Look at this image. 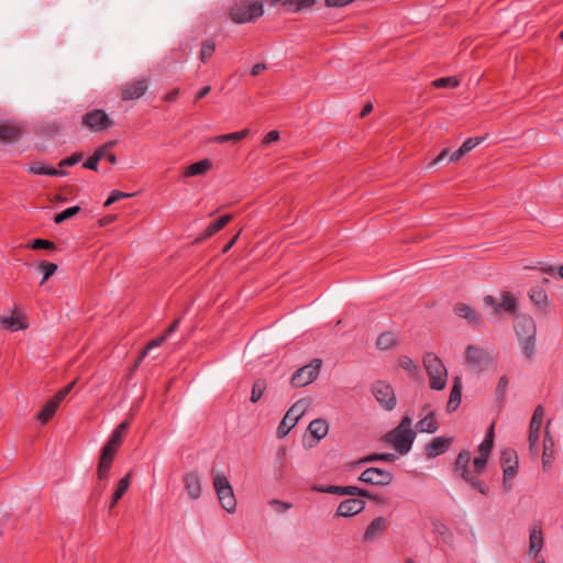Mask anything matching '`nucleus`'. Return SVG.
<instances>
[{"label":"nucleus","mask_w":563,"mask_h":563,"mask_svg":"<svg viewBox=\"0 0 563 563\" xmlns=\"http://www.w3.org/2000/svg\"><path fill=\"white\" fill-rule=\"evenodd\" d=\"M264 14L261 1L240 0L229 9V18L236 24L253 22Z\"/></svg>","instance_id":"1"},{"label":"nucleus","mask_w":563,"mask_h":563,"mask_svg":"<svg viewBox=\"0 0 563 563\" xmlns=\"http://www.w3.org/2000/svg\"><path fill=\"white\" fill-rule=\"evenodd\" d=\"M454 472L472 488L482 495H488L489 487L477 478V475L473 474L471 470V453L468 451L463 450L459 453L454 464Z\"/></svg>","instance_id":"2"},{"label":"nucleus","mask_w":563,"mask_h":563,"mask_svg":"<svg viewBox=\"0 0 563 563\" xmlns=\"http://www.w3.org/2000/svg\"><path fill=\"white\" fill-rule=\"evenodd\" d=\"M423 365L430 379V388L442 390L446 385L448 372L442 361L431 352L423 356Z\"/></svg>","instance_id":"3"},{"label":"nucleus","mask_w":563,"mask_h":563,"mask_svg":"<svg viewBox=\"0 0 563 563\" xmlns=\"http://www.w3.org/2000/svg\"><path fill=\"white\" fill-rule=\"evenodd\" d=\"M213 486L222 508L229 514L235 512L236 499L228 477L222 473H217L213 476Z\"/></svg>","instance_id":"4"},{"label":"nucleus","mask_w":563,"mask_h":563,"mask_svg":"<svg viewBox=\"0 0 563 563\" xmlns=\"http://www.w3.org/2000/svg\"><path fill=\"white\" fill-rule=\"evenodd\" d=\"M415 439V430H400V428H394L384 435V441L391 444L400 455H405L411 450Z\"/></svg>","instance_id":"5"},{"label":"nucleus","mask_w":563,"mask_h":563,"mask_svg":"<svg viewBox=\"0 0 563 563\" xmlns=\"http://www.w3.org/2000/svg\"><path fill=\"white\" fill-rule=\"evenodd\" d=\"M322 366L321 358H313L309 364L299 367L290 377V385L294 388L305 387L314 382Z\"/></svg>","instance_id":"6"},{"label":"nucleus","mask_w":563,"mask_h":563,"mask_svg":"<svg viewBox=\"0 0 563 563\" xmlns=\"http://www.w3.org/2000/svg\"><path fill=\"white\" fill-rule=\"evenodd\" d=\"M309 406V401L305 398L296 401L286 412L285 417L280 421L277 428L278 438L286 437L289 431L297 424L298 420L305 413Z\"/></svg>","instance_id":"7"},{"label":"nucleus","mask_w":563,"mask_h":563,"mask_svg":"<svg viewBox=\"0 0 563 563\" xmlns=\"http://www.w3.org/2000/svg\"><path fill=\"white\" fill-rule=\"evenodd\" d=\"M500 465L503 468V485L506 490H511V484H508L518 473V454L514 449H505L500 453Z\"/></svg>","instance_id":"8"},{"label":"nucleus","mask_w":563,"mask_h":563,"mask_svg":"<svg viewBox=\"0 0 563 563\" xmlns=\"http://www.w3.org/2000/svg\"><path fill=\"white\" fill-rule=\"evenodd\" d=\"M466 364L476 373L486 369L493 358L488 352L474 345H468L465 352Z\"/></svg>","instance_id":"9"},{"label":"nucleus","mask_w":563,"mask_h":563,"mask_svg":"<svg viewBox=\"0 0 563 563\" xmlns=\"http://www.w3.org/2000/svg\"><path fill=\"white\" fill-rule=\"evenodd\" d=\"M81 124L89 128L91 131L101 132L112 126L113 121L104 110L95 109L82 115Z\"/></svg>","instance_id":"10"},{"label":"nucleus","mask_w":563,"mask_h":563,"mask_svg":"<svg viewBox=\"0 0 563 563\" xmlns=\"http://www.w3.org/2000/svg\"><path fill=\"white\" fill-rule=\"evenodd\" d=\"M372 393L384 409L393 410L396 407L397 400L394 388L386 382H375L372 386Z\"/></svg>","instance_id":"11"},{"label":"nucleus","mask_w":563,"mask_h":563,"mask_svg":"<svg viewBox=\"0 0 563 563\" xmlns=\"http://www.w3.org/2000/svg\"><path fill=\"white\" fill-rule=\"evenodd\" d=\"M393 479L394 475L391 472L379 467H368L358 476L360 482L374 486H387Z\"/></svg>","instance_id":"12"},{"label":"nucleus","mask_w":563,"mask_h":563,"mask_svg":"<svg viewBox=\"0 0 563 563\" xmlns=\"http://www.w3.org/2000/svg\"><path fill=\"white\" fill-rule=\"evenodd\" d=\"M118 450V446L111 445L107 442L102 446L97 467V475L100 481H107L109 478V473Z\"/></svg>","instance_id":"13"},{"label":"nucleus","mask_w":563,"mask_h":563,"mask_svg":"<svg viewBox=\"0 0 563 563\" xmlns=\"http://www.w3.org/2000/svg\"><path fill=\"white\" fill-rule=\"evenodd\" d=\"M147 88L148 80L145 78L128 81L121 87V99L123 101L139 99L146 92Z\"/></svg>","instance_id":"14"},{"label":"nucleus","mask_w":563,"mask_h":563,"mask_svg":"<svg viewBox=\"0 0 563 563\" xmlns=\"http://www.w3.org/2000/svg\"><path fill=\"white\" fill-rule=\"evenodd\" d=\"M514 328L519 340L533 339L537 334V325L532 317L519 314L515 318Z\"/></svg>","instance_id":"15"},{"label":"nucleus","mask_w":563,"mask_h":563,"mask_svg":"<svg viewBox=\"0 0 563 563\" xmlns=\"http://www.w3.org/2000/svg\"><path fill=\"white\" fill-rule=\"evenodd\" d=\"M501 299V302L498 303L496 298L492 295H487L484 297L485 303L493 307L496 313H499L500 309L505 310L508 313H515L518 306L517 299L509 291L503 292Z\"/></svg>","instance_id":"16"},{"label":"nucleus","mask_w":563,"mask_h":563,"mask_svg":"<svg viewBox=\"0 0 563 563\" xmlns=\"http://www.w3.org/2000/svg\"><path fill=\"white\" fill-rule=\"evenodd\" d=\"M365 508V501L362 498H349L339 504L336 517H352L362 512Z\"/></svg>","instance_id":"17"},{"label":"nucleus","mask_w":563,"mask_h":563,"mask_svg":"<svg viewBox=\"0 0 563 563\" xmlns=\"http://www.w3.org/2000/svg\"><path fill=\"white\" fill-rule=\"evenodd\" d=\"M312 490L318 493H324V494H333V495H340V496H356L357 495H365L361 487L357 486H336V485H314L312 487Z\"/></svg>","instance_id":"18"},{"label":"nucleus","mask_w":563,"mask_h":563,"mask_svg":"<svg viewBox=\"0 0 563 563\" xmlns=\"http://www.w3.org/2000/svg\"><path fill=\"white\" fill-rule=\"evenodd\" d=\"M452 444V438L437 437L433 438L424 448L428 459H434L445 453Z\"/></svg>","instance_id":"19"},{"label":"nucleus","mask_w":563,"mask_h":563,"mask_svg":"<svg viewBox=\"0 0 563 563\" xmlns=\"http://www.w3.org/2000/svg\"><path fill=\"white\" fill-rule=\"evenodd\" d=\"M388 521L384 517H376L365 529L363 541L369 542L377 539L388 529Z\"/></svg>","instance_id":"20"},{"label":"nucleus","mask_w":563,"mask_h":563,"mask_svg":"<svg viewBox=\"0 0 563 563\" xmlns=\"http://www.w3.org/2000/svg\"><path fill=\"white\" fill-rule=\"evenodd\" d=\"M184 485L188 496L197 499L201 495V481L197 472H189L184 475Z\"/></svg>","instance_id":"21"},{"label":"nucleus","mask_w":563,"mask_h":563,"mask_svg":"<svg viewBox=\"0 0 563 563\" xmlns=\"http://www.w3.org/2000/svg\"><path fill=\"white\" fill-rule=\"evenodd\" d=\"M454 313L472 325H481L483 323L481 316L467 303L459 302L453 308Z\"/></svg>","instance_id":"22"},{"label":"nucleus","mask_w":563,"mask_h":563,"mask_svg":"<svg viewBox=\"0 0 563 563\" xmlns=\"http://www.w3.org/2000/svg\"><path fill=\"white\" fill-rule=\"evenodd\" d=\"M231 218H232L231 214H224V216L220 217L218 220H216L214 222L210 223L203 230V232L199 236L196 238L195 242L196 243H200V242H203L205 240L211 238L217 232L222 230L230 222Z\"/></svg>","instance_id":"23"},{"label":"nucleus","mask_w":563,"mask_h":563,"mask_svg":"<svg viewBox=\"0 0 563 563\" xmlns=\"http://www.w3.org/2000/svg\"><path fill=\"white\" fill-rule=\"evenodd\" d=\"M117 144L115 141H109L102 146H99L95 153L82 164L84 168L98 172L99 162L103 158L104 153Z\"/></svg>","instance_id":"24"},{"label":"nucleus","mask_w":563,"mask_h":563,"mask_svg":"<svg viewBox=\"0 0 563 563\" xmlns=\"http://www.w3.org/2000/svg\"><path fill=\"white\" fill-rule=\"evenodd\" d=\"M462 400V383L460 377H455L451 388L449 401L446 404V411L452 413L457 410Z\"/></svg>","instance_id":"25"},{"label":"nucleus","mask_w":563,"mask_h":563,"mask_svg":"<svg viewBox=\"0 0 563 563\" xmlns=\"http://www.w3.org/2000/svg\"><path fill=\"white\" fill-rule=\"evenodd\" d=\"M529 554L537 558L543 548V533L540 525H534L530 531Z\"/></svg>","instance_id":"26"},{"label":"nucleus","mask_w":563,"mask_h":563,"mask_svg":"<svg viewBox=\"0 0 563 563\" xmlns=\"http://www.w3.org/2000/svg\"><path fill=\"white\" fill-rule=\"evenodd\" d=\"M212 167V163L209 158H203L199 162H196L191 165H189L185 172H184V176L185 177H195V176H200V175H205L207 172H209Z\"/></svg>","instance_id":"27"},{"label":"nucleus","mask_w":563,"mask_h":563,"mask_svg":"<svg viewBox=\"0 0 563 563\" xmlns=\"http://www.w3.org/2000/svg\"><path fill=\"white\" fill-rule=\"evenodd\" d=\"M131 475H132V473L129 472L128 474H125L124 477H122L119 481L118 486H117L114 493L111 496V501H110V505H109L110 509H113L115 507V505L119 503V500L123 497V495L129 489L130 482H131Z\"/></svg>","instance_id":"28"},{"label":"nucleus","mask_w":563,"mask_h":563,"mask_svg":"<svg viewBox=\"0 0 563 563\" xmlns=\"http://www.w3.org/2000/svg\"><path fill=\"white\" fill-rule=\"evenodd\" d=\"M22 134V130L14 124L9 123H0V141L1 142H12L16 140Z\"/></svg>","instance_id":"29"},{"label":"nucleus","mask_w":563,"mask_h":563,"mask_svg":"<svg viewBox=\"0 0 563 563\" xmlns=\"http://www.w3.org/2000/svg\"><path fill=\"white\" fill-rule=\"evenodd\" d=\"M308 431L316 440L320 441L328 434V422L324 419H314L309 423Z\"/></svg>","instance_id":"30"},{"label":"nucleus","mask_w":563,"mask_h":563,"mask_svg":"<svg viewBox=\"0 0 563 563\" xmlns=\"http://www.w3.org/2000/svg\"><path fill=\"white\" fill-rule=\"evenodd\" d=\"M30 173L34 175H46V176H65L66 172L63 169L55 168L53 166L35 163L30 167Z\"/></svg>","instance_id":"31"},{"label":"nucleus","mask_w":563,"mask_h":563,"mask_svg":"<svg viewBox=\"0 0 563 563\" xmlns=\"http://www.w3.org/2000/svg\"><path fill=\"white\" fill-rule=\"evenodd\" d=\"M417 429L419 432L434 433L439 429V423L434 417V412H430L418 421Z\"/></svg>","instance_id":"32"},{"label":"nucleus","mask_w":563,"mask_h":563,"mask_svg":"<svg viewBox=\"0 0 563 563\" xmlns=\"http://www.w3.org/2000/svg\"><path fill=\"white\" fill-rule=\"evenodd\" d=\"M398 340L394 332L386 331L379 334L376 340V347L379 350H388L397 346Z\"/></svg>","instance_id":"33"},{"label":"nucleus","mask_w":563,"mask_h":563,"mask_svg":"<svg viewBox=\"0 0 563 563\" xmlns=\"http://www.w3.org/2000/svg\"><path fill=\"white\" fill-rule=\"evenodd\" d=\"M58 407L59 406L52 399L47 400L43 406L42 410L37 413L36 419L42 424H45L46 422H48L49 419L54 417Z\"/></svg>","instance_id":"34"},{"label":"nucleus","mask_w":563,"mask_h":563,"mask_svg":"<svg viewBox=\"0 0 563 563\" xmlns=\"http://www.w3.org/2000/svg\"><path fill=\"white\" fill-rule=\"evenodd\" d=\"M250 134V129H244L239 132L222 134L214 136L211 141L214 143L223 144L227 142H240L241 140L245 139Z\"/></svg>","instance_id":"35"},{"label":"nucleus","mask_w":563,"mask_h":563,"mask_svg":"<svg viewBox=\"0 0 563 563\" xmlns=\"http://www.w3.org/2000/svg\"><path fill=\"white\" fill-rule=\"evenodd\" d=\"M529 298L539 308L544 310L547 307L548 295L545 290L539 286L532 287L529 290Z\"/></svg>","instance_id":"36"},{"label":"nucleus","mask_w":563,"mask_h":563,"mask_svg":"<svg viewBox=\"0 0 563 563\" xmlns=\"http://www.w3.org/2000/svg\"><path fill=\"white\" fill-rule=\"evenodd\" d=\"M0 323L4 329L10 331H18L26 328V324L20 316L2 317Z\"/></svg>","instance_id":"37"},{"label":"nucleus","mask_w":563,"mask_h":563,"mask_svg":"<svg viewBox=\"0 0 563 563\" xmlns=\"http://www.w3.org/2000/svg\"><path fill=\"white\" fill-rule=\"evenodd\" d=\"M129 428V422L123 421L121 422L111 433L110 438L108 439L107 443L120 448L123 440V434Z\"/></svg>","instance_id":"38"},{"label":"nucleus","mask_w":563,"mask_h":563,"mask_svg":"<svg viewBox=\"0 0 563 563\" xmlns=\"http://www.w3.org/2000/svg\"><path fill=\"white\" fill-rule=\"evenodd\" d=\"M316 0H284L283 7L289 12H298L302 9L311 8Z\"/></svg>","instance_id":"39"},{"label":"nucleus","mask_w":563,"mask_h":563,"mask_svg":"<svg viewBox=\"0 0 563 563\" xmlns=\"http://www.w3.org/2000/svg\"><path fill=\"white\" fill-rule=\"evenodd\" d=\"M266 388H267L266 379H264V378L255 379L254 383H253V386H252V391H251L250 400L253 404H256L257 401H260V399L264 395Z\"/></svg>","instance_id":"40"},{"label":"nucleus","mask_w":563,"mask_h":563,"mask_svg":"<svg viewBox=\"0 0 563 563\" xmlns=\"http://www.w3.org/2000/svg\"><path fill=\"white\" fill-rule=\"evenodd\" d=\"M395 460L396 455L393 453H372L358 460L356 464L361 465L376 461L394 462Z\"/></svg>","instance_id":"41"},{"label":"nucleus","mask_w":563,"mask_h":563,"mask_svg":"<svg viewBox=\"0 0 563 563\" xmlns=\"http://www.w3.org/2000/svg\"><path fill=\"white\" fill-rule=\"evenodd\" d=\"M166 341V338L162 334L153 340H151L145 347L140 352L139 356L135 360L134 366H139L142 360L146 356L150 350L159 346L163 342Z\"/></svg>","instance_id":"42"},{"label":"nucleus","mask_w":563,"mask_h":563,"mask_svg":"<svg viewBox=\"0 0 563 563\" xmlns=\"http://www.w3.org/2000/svg\"><path fill=\"white\" fill-rule=\"evenodd\" d=\"M216 51V43L208 38L201 42L200 60L206 64Z\"/></svg>","instance_id":"43"},{"label":"nucleus","mask_w":563,"mask_h":563,"mask_svg":"<svg viewBox=\"0 0 563 563\" xmlns=\"http://www.w3.org/2000/svg\"><path fill=\"white\" fill-rule=\"evenodd\" d=\"M432 527L435 533L442 537L444 542H451L453 539V534L450 531L449 527L441 522L440 520L432 521Z\"/></svg>","instance_id":"44"},{"label":"nucleus","mask_w":563,"mask_h":563,"mask_svg":"<svg viewBox=\"0 0 563 563\" xmlns=\"http://www.w3.org/2000/svg\"><path fill=\"white\" fill-rule=\"evenodd\" d=\"M81 208L79 206H73V207H69L65 210H63L62 212L59 213H56L55 217H54V222L56 224H60L63 223L64 221L75 217L76 214H78L80 212Z\"/></svg>","instance_id":"45"},{"label":"nucleus","mask_w":563,"mask_h":563,"mask_svg":"<svg viewBox=\"0 0 563 563\" xmlns=\"http://www.w3.org/2000/svg\"><path fill=\"white\" fill-rule=\"evenodd\" d=\"M543 417H544V408L542 405H538L533 411L529 428L533 429L534 431H540Z\"/></svg>","instance_id":"46"},{"label":"nucleus","mask_w":563,"mask_h":563,"mask_svg":"<svg viewBox=\"0 0 563 563\" xmlns=\"http://www.w3.org/2000/svg\"><path fill=\"white\" fill-rule=\"evenodd\" d=\"M434 88H456L460 81L456 77H441L431 82Z\"/></svg>","instance_id":"47"},{"label":"nucleus","mask_w":563,"mask_h":563,"mask_svg":"<svg viewBox=\"0 0 563 563\" xmlns=\"http://www.w3.org/2000/svg\"><path fill=\"white\" fill-rule=\"evenodd\" d=\"M31 250H56L54 242L45 239H34L27 244Z\"/></svg>","instance_id":"48"},{"label":"nucleus","mask_w":563,"mask_h":563,"mask_svg":"<svg viewBox=\"0 0 563 563\" xmlns=\"http://www.w3.org/2000/svg\"><path fill=\"white\" fill-rule=\"evenodd\" d=\"M521 349L527 358H532L536 354V338L520 340Z\"/></svg>","instance_id":"49"},{"label":"nucleus","mask_w":563,"mask_h":563,"mask_svg":"<svg viewBox=\"0 0 563 563\" xmlns=\"http://www.w3.org/2000/svg\"><path fill=\"white\" fill-rule=\"evenodd\" d=\"M38 268L43 272V278L41 284L47 280L51 276L55 274L57 271V265L55 263L43 261L40 263Z\"/></svg>","instance_id":"50"},{"label":"nucleus","mask_w":563,"mask_h":563,"mask_svg":"<svg viewBox=\"0 0 563 563\" xmlns=\"http://www.w3.org/2000/svg\"><path fill=\"white\" fill-rule=\"evenodd\" d=\"M187 55L186 46L180 45L170 52V63H184L187 59Z\"/></svg>","instance_id":"51"},{"label":"nucleus","mask_w":563,"mask_h":563,"mask_svg":"<svg viewBox=\"0 0 563 563\" xmlns=\"http://www.w3.org/2000/svg\"><path fill=\"white\" fill-rule=\"evenodd\" d=\"M399 365L402 369L406 372L417 375L418 374V366L415 364V362L407 355H402L399 357Z\"/></svg>","instance_id":"52"},{"label":"nucleus","mask_w":563,"mask_h":563,"mask_svg":"<svg viewBox=\"0 0 563 563\" xmlns=\"http://www.w3.org/2000/svg\"><path fill=\"white\" fill-rule=\"evenodd\" d=\"M508 387V378L506 375H503L496 387V395L499 402H505L506 400V390Z\"/></svg>","instance_id":"53"},{"label":"nucleus","mask_w":563,"mask_h":563,"mask_svg":"<svg viewBox=\"0 0 563 563\" xmlns=\"http://www.w3.org/2000/svg\"><path fill=\"white\" fill-rule=\"evenodd\" d=\"M487 459L488 457H483L482 455H478L477 457L474 459L472 472L473 474L477 475V478H479V475L485 471L487 465Z\"/></svg>","instance_id":"54"},{"label":"nucleus","mask_w":563,"mask_h":563,"mask_svg":"<svg viewBox=\"0 0 563 563\" xmlns=\"http://www.w3.org/2000/svg\"><path fill=\"white\" fill-rule=\"evenodd\" d=\"M76 384V380H73L70 384L66 385L62 389H59L54 397L52 398L53 401H55L58 406L60 402L66 398V396L71 391Z\"/></svg>","instance_id":"55"},{"label":"nucleus","mask_w":563,"mask_h":563,"mask_svg":"<svg viewBox=\"0 0 563 563\" xmlns=\"http://www.w3.org/2000/svg\"><path fill=\"white\" fill-rule=\"evenodd\" d=\"M84 157V154L81 152H76L74 153L73 155L66 157V158H63L58 166L59 167H70V166H74L76 164H78Z\"/></svg>","instance_id":"56"},{"label":"nucleus","mask_w":563,"mask_h":563,"mask_svg":"<svg viewBox=\"0 0 563 563\" xmlns=\"http://www.w3.org/2000/svg\"><path fill=\"white\" fill-rule=\"evenodd\" d=\"M133 194H125V192H122L120 190H112L110 192V196L108 197V199L106 200L104 202V207H109L111 206L112 203L123 199V198H130L132 197Z\"/></svg>","instance_id":"57"},{"label":"nucleus","mask_w":563,"mask_h":563,"mask_svg":"<svg viewBox=\"0 0 563 563\" xmlns=\"http://www.w3.org/2000/svg\"><path fill=\"white\" fill-rule=\"evenodd\" d=\"M485 140V136H476V137H468L467 140H465L461 147L463 148V151H465L466 153L471 152L474 147H476L477 145H479L483 141Z\"/></svg>","instance_id":"58"},{"label":"nucleus","mask_w":563,"mask_h":563,"mask_svg":"<svg viewBox=\"0 0 563 563\" xmlns=\"http://www.w3.org/2000/svg\"><path fill=\"white\" fill-rule=\"evenodd\" d=\"M547 428H549V424L547 426ZM553 445H554V442L549 434V430L545 429V438L543 441V464L544 465L547 464L545 457L548 456V452L552 451Z\"/></svg>","instance_id":"59"},{"label":"nucleus","mask_w":563,"mask_h":563,"mask_svg":"<svg viewBox=\"0 0 563 563\" xmlns=\"http://www.w3.org/2000/svg\"><path fill=\"white\" fill-rule=\"evenodd\" d=\"M362 490L364 493H366V494L365 495H357V497L368 498V499L374 500V501L379 503V504H386L387 503V499L384 496H382V495L373 494V493H371L369 490H367L365 488H362Z\"/></svg>","instance_id":"60"},{"label":"nucleus","mask_w":563,"mask_h":563,"mask_svg":"<svg viewBox=\"0 0 563 563\" xmlns=\"http://www.w3.org/2000/svg\"><path fill=\"white\" fill-rule=\"evenodd\" d=\"M279 140V132L277 130L269 131L263 139L262 144L264 146L269 145L273 142H276Z\"/></svg>","instance_id":"61"},{"label":"nucleus","mask_w":563,"mask_h":563,"mask_svg":"<svg viewBox=\"0 0 563 563\" xmlns=\"http://www.w3.org/2000/svg\"><path fill=\"white\" fill-rule=\"evenodd\" d=\"M493 446L494 444L489 443L488 441H482V443L478 446L479 455H482L483 457H488L493 450Z\"/></svg>","instance_id":"62"},{"label":"nucleus","mask_w":563,"mask_h":563,"mask_svg":"<svg viewBox=\"0 0 563 563\" xmlns=\"http://www.w3.org/2000/svg\"><path fill=\"white\" fill-rule=\"evenodd\" d=\"M539 438L540 431H534L533 429L529 428V445L531 450H533L537 446Z\"/></svg>","instance_id":"63"},{"label":"nucleus","mask_w":563,"mask_h":563,"mask_svg":"<svg viewBox=\"0 0 563 563\" xmlns=\"http://www.w3.org/2000/svg\"><path fill=\"white\" fill-rule=\"evenodd\" d=\"M179 322V319L174 320L173 323L164 331L163 335L167 339L177 330Z\"/></svg>","instance_id":"64"}]
</instances>
